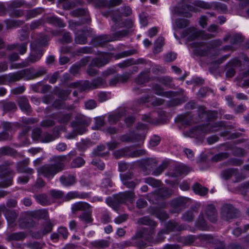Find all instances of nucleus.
Returning <instances> with one entry per match:
<instances>
[{"mask_svg":"<svg viewBox=\"0 0 249 249\" xmlns=\"http://www.w3.org/2000/svg\"><path fill=\"white\" fill-rule=\"evenodd\" d=\"M49 38L46 36H41L39 38L37 39L35 42L31 44L32 53L28 57L26 62L20 64L12 65L11 69H19L29 66L30 63H34L38 61L42 55V51L40 47L45 46L46 42L48 41Z\"/></svg>","mask_w":249,"mask_h":249,"instance_id":"1","label":"nucleus"},{"mask_svg":"<svg viewBox=\"0 0 249 249\" xmlns=\"http://www.w3.org/2000/svg\"><path fill=\"white\" fill-rule=\"evenodd\" d=\"M134 193L132 191H126L108 197L106 202L113 209H117L119 205L126 201L132 203L134 201Z\"/></svg>","mask_w":249,"mask_h":249,"instance_id":"2","label":"nucleus"},{"mask_svg":"<svg viewBox=\"0 0 249 249\" xmlns=\"http://www.w3.org/2000/svg\"><path fill=\"white\" fill-rule=\"evenodd\" d=\"M64 168L63 163L47 164L38 168L37 173L38 175L52 178Z\"/></svg>","mask_w":249,"mask_h":249,"instance_id":"3","label":"nucleus"},{"mask_svg":"<svg viewBox=\"0 0 249 249\" xmlns=\"http://www.w3.org/2000/svg\"><path fill=\"white\" fill-rule=\"evenodd\" d=\"M145 153V151L144 150L139 149L133 151L130 147H126L115 151L113 152V155L117 159L122 157L136 158L143 156Z\"/></svg>","mask_w":249,"mask_h":249,"instance_id":"4","label":"nucleus"},{"mask_svg":"<svg viewBox=\"0 0 249 249\" xmlns=\"http://www.w3.org/2000/svg\"><path fill=\"white\" fill-rule=\"evenodd\" d=\"M90 122L91 120L89 118L83 115L78 114L76 116L73 126L78 133L83 134L86 131V127L89 125Z\"/></svg>","mask_w":249,"mask_h":249,"instance_id":"5","label":"nucleus"},{"mask_svg":"<svg viewBox=\"0 0 249 249\" xmlns=\"http://www.w3.org/2000/svg\"><path fill=\"white\" fill-rule=\"evenodd\" d=\"M221 213L223 219L227 221L237 217L239 214L237 210L231 205L228 204L223 205Z\"/></svg>","mask_w":249,"mask_h":249,"instance_id":"6","label":"nucleus"},{"mask_svg":"<svg viewBox=\"0 0 249 249\" xmlns=\"http://www.w3.org/2000/svg\"><path fill=\"white\" fill-rule=\"evenodd\" d=\"M11 170L8 168L5 165H0V178L2 181L0 183V187H7L12 184V179L11 177L6 178V175H10L11 173Z\"/></svg>","mask_w":249,"mask_h":249,"instance_id":"7","label":"nucleus"},{"mask_svg":"<svg viewBox=\"0 0 249 249\" xmlns=\"http://www.w3.org/2000/svg\"><path fill=\"white\" fill-rule=\"evenodd\" d=\"M111 55L108 53H102L96 58H94L91 62V65L97 67H101L107 64L111 59Z\"/></svg>","mask_w":249,"mask_h":249,"instance_id":"8","label":"nucleus"},{"mask_svg":"<svg viewBox=\"0 0 249 249\" xmlns=\"http://www.w3.org/2000/svg\"><path fill=\"white\" fill-rule=\"evenodd\" d=\"M188 200V198L185 197H179L174 199L171 203L173 209L171 210V212L178 213L181 211V207H183Z\"/></svg>","mask_w":249,"mask_h":249,"instance_id":"9","label":"nucleus"},{"mask_svg":"<svg viewBox=\"0 0 249 249\" xmlns=\"http://www.w3.org/2000/svg\"><path fill=\"white\" fill-rule=\"evenodd\" d=\"M200 207V203H196L193 205L191 209L185 212L181 217L183 220L187 222H191L194 218V213H196Z\"/></svg>","mask_w":249,"mask_h":249,"instance_id":"10","label":"nucleus"},{"mask_svg":"<svg viewBox=\"0 0 249 249\" xmlns=\"http://www.w3.org/2000/svg\"><path fill=\"white\" fill-rule=\"evenodd\" d=\"M144 139V135H140L138 134H135L133 133H130L129 134H124L121 136L120 138V140L123 142H134L142 140Z\"/></svg>","mask_w":249,"mask_h":249,"instance_id":"11","label":"nucleus"},{"mask_svg":"<svg viewBox=\"0 0 249 249\" xmlns=\"http://www.w3.org/2000/svg\"><path fill=\"white\" fill-rule=\"evenodd\" d=\"M153 90L155 93L158 95L164 96L167 98H172L177 95L178 92L173 91L164 92L162 89L158 85H155L153 87Z\"/></svg>","mask_w":249,"mask_h":249,"instance_id":"12","label":"nucleus"},{"mask_svg":"<svg viewBox=\"0 0 249 249\" xmlns=\"http://www.w3.org/2000/svg\"><path fill=\"white\" fill-rule=\"evenodd\" d=\"M202 32L194 28H190L185 30L183 33L184 36H187L188 41H192L201 36Z\"/></svg>","mask_w":249,"mask_h":249,"instance_id":"13","label":"nucleus"},{"mask_svg":"<svg viewBox=\"0 0 249 249\" xmlns=\"http://www.w3.org/2000/svg\"><path fill=\"white\" fill-rule=\"evenodd\" d=\"M172 191L167 188H162L156 191L152 194L153 197L157 198H165L169 197Z\"/></svg>","mask_w":249,"mask_h":249,"instance_id":"14","label":"nucleus"},{"mask_svg":"<svg viewBox=\"0 0 249 249\" xmlns=\"http://www.w3.org/2000/svg\"><path fill=\"white\" fill-rule=\"evenodd\" d=\"M25 73V70H22L15 73H12L8 75H6L7 81V82H14L18 81L24 76Z\"/></svg>","mask_w":249,"mask_h":249,"instance_id":"15","label":"nucleus"},{"mask_svg":"<svg viewBox=\"0 0 249 249\" xmlns=\"http://www.w3.org/2000/svg\"><path fill=\"white\" fill-rule=\"evenodd\" d=\"M29 162V160H25L18 162L17 163V170L18 172L32 174L33 172V169L27 167Z\"/></svg>","mask_w":249,"mask_h":249,"instance_id":"16","label":"nucleus"},{"mask_svg":"<svg viewBox=\"0 0 249 249\" xmlns=\"http://www.w3.org/2000/svg\"><path fill=\"white\" fill-rule=\"evenodd\" d=\"M90 206L87 203L85 202H78L73 204L71 210L73 213H75L77 211H85L89 210Z\"/></svg>","mask_w":249,"mask_h":249,"instance_id":"17","label":"nucleus"},{"mask_svg":"<svg viewBox=\"0 0 249 249\" xmlns=\"http://www.w3.org/2000/svg\"><path fill=\"white\" fill-rule=\"evenodd\" d=\"M205 213L210 221L214 222L216 220V211L213 205H208L206 208Z\"/></svg>","mask_w":249,"mask_h":249,"instance_id":"18","label":"nucleus"},{"mask_svg":"<svg viewBox=\"0 0 249 249\" xmlns=\"http://www.w3.org/2000/svg\"><path fill=\"white\" fill-rule=\"evenodd\" d=\"M5 216L7 220L8 225L13 227L15 225V221L17 217V214L14 211L11 210H6L5 213Z\"/></svg>","mask_w":249,"mask_h":249,"instance_id":"19","label":"nucleus"},{"mask_svg":"<svg viewBox=\"0 0 249 249\" xmlns=\"http://www.w3.org/2000/svg\"><path fill=\"white\" fill-rule=\"evenodd\" d=\"M88 197V195L87 194H80L77 192H69L66 196H64V200L68 201L74 198H86Z\"/></svg>","mask_w":249,"mask_h":249,"instance_id":"20","label":"nucleus"},{"mask_svg":"<svg viewBox=\"0 0 249 249\" xmlns=\"http://www.w3.org/2000/svg\"><path fill=\"white\" fill-rule=\"evenodd\" d=\"M239 63L237 59L233 60L227 65L226 76L228 77H231L235 74V70L233 66H236Z\"/></svg>","mask_w":249,"mask_h":249,"instance_id":"21","label":"nucleus"},{"mask_svg":"<svg viewBox=\"0 0 249 249\" xmlns=\"http://www.w3.org/2000/svg\"><path fill=\"white\" fill-rule=\"evenodd\" d=\"M53 225L49 220L46 222V223L42 230H40L37 235V238H41L43 236L51 232L53 229Z\"/></svg>","mask_w":249,"mask_h":249,"instance_id":"22","label":"nucleus"},{"mask_svg":"<svg viewBox=\"0 0 249 249\" xmlns=\"http://www.w3.org/2000/svg\"><path fill=\"white\" fill-rule=\"evenodd\" d=\"M60 181L62 184L66 186L72 185L76 182L75 177L71 175L62 176L60 178Z\"/></svg>","mask_w":249,"mask_h":249,"instance_id":"23","label":"nucleus"},{"mask_svg":"<svg viewBox=\"0 0 249 249\" xmlns=\"http://www.w3.org/2000/svg\"><path fill=\"white\" fill-rule=\"evenodd\" d=\"M167 230L166 231L167 233L168 231H180L183 230H184V228L182 225H179L177 223L174 222H170L167 223Z\"/></svg>","mask_w":249,"mask_h":249,"instance_id":"24","label":"nucleus"},{"mask_svg":"<svg viewBox=\"0 0 249 249\" xmlns=\"http://www.w3.org/2000/svg\"><path fill=\"white\" fill-rule=\"evenodd\" d=\"M238 85L243 88L249 87V70L243 73V77L239 80Z\"/></svg>","mask_w":249,"mask_h":249,"instance_id":"25","label":"nucleus"},{"mask_svg":"<svg viewBox=\"0 0 249 249\" xmlns=\"http://www.w3.org/2000/svg\"><path fill=\"white\" fill-rule=\"evenodd\" d=\"M193 190L195 193L200 196L206 195L208 192V190L206 187H203L199 183L195 184L193 186Z\"/></svg>","mask_w":249,"mask_h":249,"instance_id":"26","label":"nucleus"},{"mask_svg":"<svg viewBox=\"0 0 249 249\" xmlns=\"http://www.w3.org/2000/svg\"><path fill=\"white\" fill-rule=\"evenodd\" d=\"M71 14L73 17H79L81 16H85L86 17V19L84 22H87L89 20V16L88 14V12L86 11L85 9H79L74 11H73L71 12Z\"/></svg>","mask_w":249,"mask_h":249,"instance_id":"27","label":"nucleus"},{"mask_svg":"<svg viewBox=\"0 0 249 249\" xmlns=\"http://www.w3.org/2000/svg\"><path fill=\"white\" fill-rule=\"evenodd\" d=\"M18 105L22 110L29 111L30 110V105L27 99L25 97H21L18 101Z\"/></svg>","mask_w":249,"mask_h":249,"instance_id":"28","label":"nucleus"},{"mask_svg":"<svg viewBox=\"0 0 249 249\" xmlns=\"http://www.w3.org/2000/svg\"><path fill=\"white\" fill-rule=\"evenodd\" d=\"M111 40L107 37V36L104 35L95 37L94 40V44L96 46H102L106 43L110 41Z\"/></svg>","mask_w":249,"mask_h":249,"instance_id":"29","label":"nucleus"},{"mask_svg":"<svg viewBox=\"0 0 249 249\" xmlns=\"http://www.w3.org/2000/svg\"><path fill=\"white\" fill-rule=\"evenodd\" d=\"M149 72V71L141 72L136 79V82L138 84H143L144 83L148 81V77L147 76V73Z\"/></svg>","mask_w":249,"mask_h":249,"instance_id":"30","label":"nucleus"},{"mask_svg":"<svg viewBox=\"0 0 249 249\" xmlns=\"http://www.w3.org/2000/svg\"><path fill=\"white\" fill-rule=\"evenodd\" d=\"M25 234L22 232L12 233L9 234L7 236L8 240H20L24 239Z\"/></svg>","mask_w":249,"mask_h":249,"instance_id":"31","label":"nucleus"},{"mask_svg":"<svg viewBox=\"0 0 249 249\" xmlns=\"http://www.w3.org/2000/svg\"><path fill=\"white\" fill-rule=\"evenodd\" d=\"M196 226L202 230H206L208 229V227L203 218V215L201 213L200 214L196 222Z\"/></svg>","mask_w":249,"mask_h":249,"instance_id":"32","label":"nucleus"},{"mask_svg":"<svg viewBox=\"0 0 249 249\" xmlns=\"http://www.w3.org/2000/svg\"><path fill=\"white\" fill-rule=\"evenodd\" d=\"M138 223L140 224H143L146 225H149L151 227H154L156 226V223L151 220L148 217H143L141 218H139L138 220Z\"/></svg>","mask_w":249,"mask_h":249,"instance_id":"33","label":"nucleus"},{"mask_svg":"<svg viewBox=\"0 0 249 249\" xmlns=\"http://www.w3.org/2000/svg\"><path fill=\"white\" fill-rule=\"evenodd\" d=\"M230 38L231 39V43L234 44L241 42L243 41V37L240 34H235L232 36H228L226 38H224V40L226 41Z\"/></svg>","mask_w":249,"mask_h":249,"instance_id":"34","label":"nucleus"},{"mask_svg":"<svg viewBox=\"0 0 249 249\" xmlns=\"http://www.w3.org/2000/svg\"><path fill=\"white\" fill-rule=\"evenodd\" d=\"M75 42L77 44H84L86 43L87 37L85 35V34H80L78 32L75 34Z\"/></svg>","mask_w":249,"mask_h":249,"instance_id":"35","label":"nucleus"},{"mask_svg":"<svg viewBox=\"0 0 249 249\" xmlns=\"http://www.w3.org/2000/svg\"><path fill=\"white\" fill-rule=\"evenodd\" d=\"M27 43H24L21 44H16L11 46L10 49L18 48L19 53L21 54H24L27 51Z\"/></svg>","mask_w":249,"mask_h":249,"instance_id":"36","label":"nucleus"},{"mask_svg":"<svg viewBox=\"0 0 249 249\" xmlns=\"http://www.w3.org/2000/svg\"><path fill=\"white\" fill-rule=\"evenodd\" d=\"M2 108L5 111L15 110L17 109L16 104L13 102H2Z\"/></svg>","mask_w":249,"mask_h":249,"instance_id":"37","label":"nucleus"},{"mask_svg":"<svg viewBox=\"0 0 249 249\" xmlns=\"http://www.w3.org/2000/svg\"><path fill=\"white\" fill-rule=\"evenodd\" d=\"M229 154L226 152L219 153L214 156L212 160L213 161L217 162L222 160L227 159L229 157Z\"/></svg>","mask_w":249,"mask_h":249,"instance_id":"38","label":"nucleus"},{"mask_svg":"<svg viewBox=\"0 0 249 249\" xmlns=\"http://www.w3.org/2000/svg\"><path fill=\"white\" fill-rule=\"evenodd\" d=\"M122 3L123 0H109L105 1L104 5L106 7L110 8L120 5Z\"/></svg>","mask_w":249,"mask_h":249,"instance_id":"39","label":"nucleus"},{"mask_svg":"<svg viewBox=\"0 0 249 249\" xmlns=\"http://www.w3.org/2000/svg\"><path fill=\"white\" fill-rule=\"evenodd\" d=\"M36 201L41 205H46L48 201L47 197L45 194H38L35 196Z\"/></svg>","mask_w":249,"mask_h":249,"instance_id":"40","label":"nucleus"},{"mask_svg":"<svg viewBox=\"0 0 249 249\" xmlns=\"http://www.w3.org/2000/svg\"><path fill=\"white\" fill-rule=\"evenodd\" d=\"M195 131H200L203 133H210L211 131H213V130H211V126L210 124H206L202 126H197L194 129Z\"/></svg>","mask_w":249,"mask_h":249,"instance_id":"41","label":"nucleus"},{"mask_svg":"<svg viewBox=\"0 0 249 249\" xmlns=\"http://www.w3.org/2000/svg\"><path fill=\"white\" fill-rule=\"evenodd\" d=\"M85 163V160L80 157H77L72 161L71 166L73 168H78L82 166Z\"/></svg>","mask_w":249,"mask_h":249,"instance_id":"42","label":"nucleus"},{"mask_svg":"<svg viewBox=\"0 0 249 249\" xmlns=\"http://www.w3.org/2000/svg\"><path fill=\"white\" fill-rule=\"evenodd\" d=\"M196 238L193 235H189L186 237H183L181 238V242L186 245L192 244L195 240Z\"/></svg>","mask_w":249,"mask_h":249,"instance_id":"43","label":"nucleus"},{"mask_svg":"<svg viewBox=\"0 0 249 249\" xmlns=\"http://www.w3.org/2000/svg\"><path fill=\"white\" fill-rule=\"evenodd\" d=\"M48 20L50 23L57 25L59 27L64 26V24L63 23V22L60 20V19L58 18L57 17H50L48 18Z\"/></svg>","mask_w":249,"mask_h":249,"instance_id":"44","label":"nucleus"},{"mask_svg":"<svg viewBox=\"0 0 249 249\" xmlns=\"http://www.w3.org/2000/svg\"><path fill=\"white\" fill-rule=\"evenodd\" d=\"M50 194L55 199H63L64 200V194L61 191L52 190Z\"/></svg>","mask_w":249,"mask_h":249,"instance_id":"45","label":"nucleus"},{"mask_svg":"<svg viewBox=\"0 0 249 249\" xmlns=\"http://www.w3.org/2000/svg\"><path fill=\"white\" fill-rule=\"evenodd\" d=\"M145 182L153 186V187H159L160 184V181L158 180H156L152 178H147L145 179Z\"/></svg>","mask_w":249,"mask_h":249,"instance_id":"46","label":"nucleus"},{"mask_svg":"<svg viewBox=\"0 0 249 249\" xmlns=\"http://www.w3.org/2000/svg\"><path fill=\"white\" fill-rule=\"evenodd\" d=\"M71 118L70 114H61L57 117L59 122L61 123H65L69 122Z\"/></svg>","mask_w":249,"mask_h":249,"instance_id":"47","label":"nucleus"},{"mask_svg":"<svg viewBox=\"0 0 249 249\" xmlns=\"http://www.w3.org/2000/svg\"><path fill=\"white\" fill-rule=\"evenodd\" d=\"M235 173V170L234 169H228L223 171L222 177L223 178L227 179L232 175Z\"/></svg>","mask_w":249,"mask_h":249,"instance_id":"48","label":"nucleus"},{"mask_svg":"<svg viewBox=\"0 0 249 249\" xmlns=\"http://www.w3.org/2000/svg\"><path fill=\"white\" fill-rule=\"evenodd\" d=\"M41 12L42 10L41 9H35L32 10L28 11L27 15L26 16L27 19L34 18L40 13H41Z\"/></svg>","mask_w":249,"mask_h":249,"instance_id":"49","label":"nucleus"},{"mask_svg":"<svg viewBox=\"0 0 249 249\" xmlns=\"http://www.w3.org/2000/svg\"><path fill=\"white\" fill-rule=\"evenodd\" d=\"M164 43V38L162 37H159L157 39L155 45V51L159 52Z\"/></svg>","mask_w":249,"mask_h":249,"instance_id":"50","label":"nucleus"},{"mask_svg":"<svg viewBox=\"0 0 249 249\" xmlns=\"http://www.w3.org/2000/svg\"><path fill=\"white\" fill-rule=\"evenodd\" d=\"M188 21L185 19H178L175 21L176 27L179 28H184L188 25Z\"/></svg>","mask_w":249,"mask_h":249,"instance_id":"51","label":"nucleus"},{"mask_svg":"<svg viewBox=\"0 0 249 249\" xmlns=\"http://www.w3.org/2000/svg\"><path fill=\"white\" fill-rule=\"evenodd\" d=\"M79 218L86 223H90L92 221V219L91 216V213L89 212L83 213L79 216Z\"/></svg>","mask_w":249,"mask_h":249,"instance_id":"52","label":"nucleus"},{"mask_svg":"<svg viewBox=\"0 0 249 249\" xmlns=\"http://www.w3.org/2000/svg\"><path fill=\"white\" fill-rule=\"evenodd\" d=\"M123 115L121 113H117L111 114L108 117V121L110 123H114L119 120V119Z\"/></svg>","mask_w":249,"mask_h":249,"instance_id":"53","label":"nucleus"},{"mask_svg":"<svg viewBox=\"0 0 249 249\" xmlns=\"http://www.w3.org/2000/svg\"><path fill=\"white\" fill-rule=\"evenodd\" d=\"M35 215L36 217L39 218L47 219L49 217L48 212L45 210L36 212Z\"/></svg>","mask_w":249,"mask_h":249,"instance_id":"54","label":"nucleus"},{"mask_svg":"<svg viewBox=\"0 0 249 249\" xmlns=\"http://www.w3.org/2000/svg\"><path fill=\"white\" fill-rule=\"evenodd\" d=\"M196 45V46L197 49L196 50V51L197 52L199 55L203 56L207 54V53L205 51H204L205 47L203 46L202 43H195L194 45Z\"/></svg>","mask_w":249,"mask_h":249,"instance_id":"55","label":"nucleus"},{"mask_svg":"<svg viewBox=\"0 0 249 249\" xmlns=\"http://www.w3.org/2000/svg\"><path fill=\"white\" fill-rule=\"evenodd\" d=\"M167 162H162L158 168H157L154 172V174L156 176H158L167 167Z\"/></svg>","mask_w":249,"mask_h":249,"instance_id":"56","label":"nucleus"},{"mask_svg":"<svg viewBox=\"0 0 249 249\" xmlns=\"http://www.w3.org/2000/svg\"><path fill=\"white\" fill-rule=\"evenodd\" d=\"M120 178L122 181L124 182L130 180L133 178V175L131 172L120 174Z\"/></svg>","mask_w":249,"mask_h":249,"instance_id":"57","label":"nucleus"},{"mask_svg":"<svg viewBox=\"0 0 249 249\" xmlns=\"http://www.w3.org/2000/svg\"><path fill=\"white\" fill-rule=\"evenodd\" d=\"M133 59H128L124 61L122 63L118 64L119 67L121 68H124L133 65Z\"/></svg>","mask_w":249,"mask_h":249,"instance_id":"58","label":"nucleus"},{"mask_svg":"<svg viewBox=\"0 0 249 249\" xmlns=\"http://www.w3.org/2000/svg\"><path fill=\"white\" fill-rule=\"evenodd\" d=\"M157 164V160L153 159H148L145 161V164L146 168L150 169L156 166Z\"/></svg>","mask_w":249,"mask_h":249,"instance_id":"59","label":"nucleus"},{"mask_svg":"<svg viewBox=\"0 0 249 249\" xmlns=\"http://www.w3.org/2000/svg\"><path fill=\"white\" fill-rule=\"evenodd\" d=\"M55 122L51 119H46L41 122V126L44 127H49L54 125Z\"/></svg>","mask_w":249,"mask_h":249,"instance_id":"60","label":"nucleus"},{"mask_svg":"<svg viewBox=\"0 0 249 249\" xmlns=\"http://www.w3.org/2000/svg\"><path fill=\"white\" fill-rule=\"evenodd\" d=\"M95 124L94 128L98 129L103 126L104 124V119L101 117H96L95 119Z\"/></svg>","mask_w":249,"mask_h":249,"instance_id":"61","label":"nucleus"},{"mask_svg":"<svg viewBox=\"0 0 249 249\" xmlns=\"http://www.w3.org/2000/svg\"><path fill=\"white\" fill-rule=\"evenodd\" d=\"M53 140L54 138L49 133H45L41 137V141L43 142H48Z\"/></svg>","mask_w":249,"mask_h":249,"instance_id":"62","label":"nucleus"},{"mask_svg":"<svg viewBox=\"0 0 249 249\" xmlns=\"http://www.w3.org/2000/svg\"><path fill=\"white\" fill-rule=\"evenodd\" d=\"M155 215L156 217H157L161 220H164L167 219L168 217L167 214L162 211H159L155 213Z\"/></svg>","mask_w":249,"mask_h":249,"instance_id":"63","label":"nucleus"},{"mask_svg":"<svg viewBox=\"0 0 249 249\" xmlns=\"http://www.w3.org/2000/svg\"><path fill=\"white\" fill-rule=\"evenodd\" d=\"M132 73H125L123 74V75H118L120 82L121 83H125L126 82L129 78L131 77Z\"/></svg>","mask_w":249,"mask_h":249,"instance_id":"64","label":"nucleus"}]
</instances>
